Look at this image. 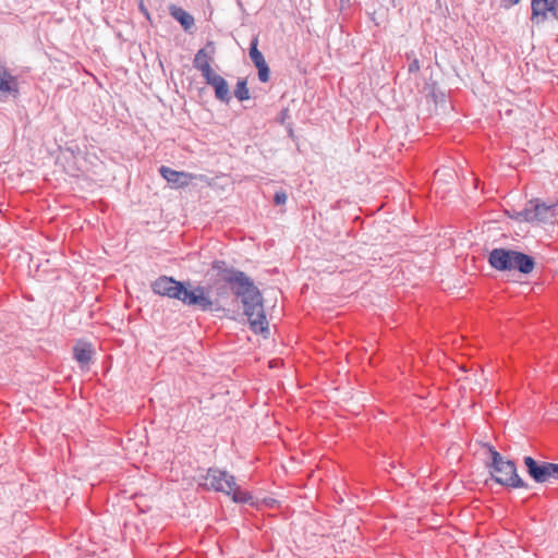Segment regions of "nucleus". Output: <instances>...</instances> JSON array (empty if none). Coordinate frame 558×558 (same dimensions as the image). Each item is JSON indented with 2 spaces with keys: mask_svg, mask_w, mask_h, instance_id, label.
I'll use <instances>...</instances> for the list:
<instances>
[{
  "mask_svg": "<svg viewBox=\"0 0 558 558\" xmlns=\"http://www.w3.org/2000/svg\"><path fill=\"white\" fill-rule=\"evenodd\" d=\"M555 215V205H547L538 199H531L522 210L514 213L513 218L525 222H547Z\"/></svg>",
  "mask_w": 558,
  "mask_h": 558,
  "instance_id": "nucleus-5",
  "label": "nucleus"
},
{
  "mask_svg": "<svg viewBox=\"0 0 558 558\" xmlns=\"http://www.w3.org/2000/svg\"><path fill=\"white\" fill-rule=\"evenodd\" d=\"M257 45L258 38L254 37L251 41L250 58L256 68L267 63L263 53L258 50Z\"/></svg>",
  "mask_w": 558,
  "mask_h": 558,
  "instance_id": "nucleus-15",
  "label": "nucleus"
},
{
  "mask_svg": "<svg viewBox=\"0 0 558 558\" xmlns=\"http://www.w3.org/2000/svg\"><path fill=\"white\" fill-rule=\"evenodd\" d=\"M171 16L177 20L185 32L191 33V29L195 25V20L192 14L180 7L172 5L170 8Z\"/></svg>",
  "mask_w": 558,
  "mask_h": 558,
  "instance_id": "nucleus-13",
  "label": "nucleus"
},
{
  "mask_svg": "<svg viewBox=\"0 0 558 558\" xmlns=\"http://www.w3.org/2000/svg\"><path fill=\"white\" fill-rule=\"evenodd\" d=\"M490 456L488 464L490 473L496 483L511 488H526L527 484L517 472L515 463L506 460L494 447L486 445Z\"/></svg>",
  "mask_w": 558,
  "mask_h": 558,
  "instance_id": "nucleus-4",
  "label": "nucleus"
},
{
  "mask_svg": "<svg viewBox=\"0 0 558 558\" xmlns=\"http://www.w3.org/2000/svg\"><path fill=\"white\" fill-rule=\"evenodd\" d=\"M151 290L155 294L179 300L184 305L202 312L220 310V306L209 298L207 289L203 286H196L189 290L184 282L177 281L172 277L160 276L151 282Z\"/></svg>",
  "mask_w": 558,
  "mask_h": 558,
  "instance_id": "nucleus-2",
  "label": "nucleus"
},
{
  "mask_svg": "<svg viewBox=\"0 0 558 558\" xmlns=\"http://www.w3.org/2000/svg\"><path fill=\"white\" fill-rule=\"evenodd\" d=\"M529 476L536 483H548L551 480L558 481V463L539 462L526 456L523 458Z\"/></svg>",
  "mask_w": 558,
  "mask_h": 558,
  "instance_id": "nucleus-6",
  "label": "nucleus"
},
{
  "mask_svg": "<svg viewBox=\"0 0 558 558\" xmlns=\"http://www.w3.org/2000/svg\"><path fill=\"white\" fill-rule=\"evenodd\" d=\"M420 61L417 59H414L410 64H409V72L410 73H415V72H418L420 71Z\"/></svg>",
  "mask_w": 558,
  "mask_h": 558,
  "instance_id": "nucleus-20",
  "label": "nucleus"
},
{
  "mask_svg": "<svg viewBox=\"0 0 558 558\" xmlns=\"http://www.w3.org/2000/svg\"><path fill=\"white\" fill-rule=\"evenodd\" d=\"M140 10L141 12H143L147 17L149 16V13L147 11V9L144 7L143 3H140Z\"/></svg>",
  "mask_w": 558,
  "mask_h": 558,
  "instance_id": "nucleus-22",
  "label": "nucleus"
},
{
  "mask_svg": "<svg viewBox=\"0 0 558 558\" xmlns=\"http://www.w3.org/2000/svg\"><path fill=\"white\" fill-rule=\"evenodd\" d=\"M531 10L532 23H544L548 13L553 16H557V0H532Z\"/></svg>",
  "mask_w": 558,
  "mask_h": 558,
  "instance_id": "nucleus-9",
  "label": "nucleus"
},
{
  "mask_svg": "<svg viewBox=\"0 0 558 558\" xmlns=\"http://www.w3.org/2000/svg\"><path fill=\"white\" fill-rule=\"evenodd\" d=\"M215 53V44L213 41H208L207 45L199 49L193 60V65L195 69L201 71L203 77H207L209 74L214 73L210 63L214 61Z\"/></svg>",
  "mask_w": 558,
  "mask_h": 558,
  "instance_id": "nucleus-8",
  "label": "nucleus"
},
{
  "mask_svg": "<svg viewBox=\"0 0 558 558\" xmlns=\"http://www.w3.org/2000/svg\"><path fill=\"white\" fill-rule=\"evenodd\" d=\"M501 5L506 9H509L515 4H518L521 0H500Z\"/></svg>",
  "mask_w": 558,
  "mask_h": 558,
  "instance_id": "nucleus-21",
  "label": "nucleus"
},
{
  "mask_svg": "<svg viewBox=\"0 0 558 558\" xmlns=\"http://www.w3.org/2000/svg\"><path fill=\"white\" fill-rule=\"evenodd\" d=\"M74 357L82 365H87L93 356L92 345L88 343H78L74 347Z\"/></svg>",
  "mask_w": 558,
  "mask_h": 558,
  "instance_id": "nucleus-14",
  "label": "nucleus"
},
{
  "mask_svg": "<svg viewBox=\"0 0 558 558\" xmlns=\"http://www.w3.org/2000/svg\"><path fill=\"white\" fill-rule=\"evenodd\" d=\"M19 94L17 78L0 62V96H12L16 98Z\"/></svg>",
  "mask_w": 558,
  "mask_h": 558,
  "instance_id": "nucleus-10",
  "label": "nucleus"
},
{
  "mask_svg": "<svg viewBox=\"0 0 558 558\" xmlns=\"http://www.w3.org/2000/svg\"><path fill=\"white\" fill-rule=\"evenodd\" d=\"M234 96L240 100L244 101L250 99V90L247 88L246 80H239L234 89Z\"/></svg>",
  "mask_w": 558,
  "mask_h": 558,
  "instance_id": "nucleus-17",
  "label": "nucleus"
},
{
  "mask_svg": "<svg viewBox=\"0 0 558 558\" xmlns=\"http://www.w3.org/2000/svg\"><path fill=\"white\" fill-rule=\"evenodd\" d=\"M258 70V78L260 82L266 83L269 81L270 70L267 63L257 66Z\"/></svg>",
  "mask_w": 558,
  "mask_h": 558,
  "instance_id": "nucleus-18",
  "label": "nucleus"
},
{
  "mask_svg": "<svg viewBox=\"0 0 558 558\" xmlns=\"http://www.w3.org/2000/svg\"><path fill=\"white\" fill-rule=\"evenodd\" d=\"M206 83L215 89V96L218 100L229 104L231 100V94L227 81L217 73H211L207 77H204Z\"/></svg>",
  "mask_w": 558,
  "mask_h": 558,
  "instance_id": "nucleus-11",
  "label": "nucleus"
},
{
  "mask_svg": "<svg viewBox=\"0 0 558 558\" xmlns=\"http://www.w3.org/2000/svg\"><path fill=\"white\" fill-rule=\"evenodd\" d=\"M159 172L168 183L177 187L186 186L193 179V174L191 173L177 171L166 166H161Z\"/></svg>",
  "mask_w": 558,
  "mask_h": 558,
  "instance_id": "nucleus-12",
  "label": "nucleus"
},
{
  "mask_svg": "<svg viewBox=\"0 0 558 558\" xmlns=\"http://www.w3.org/2000/svg\"><path fill=\"white\" fill-rule=\"evenodd\" d=\"M230 496L234 502L254 505L253 496L248 492L241 490L236 484Z\"/></svg>",
  "mask_w": 558,
  "mask_h": 558,
  "instance_id": "nucleus-16",
  "label": "nucleus"
},
{
  "mask_svg": "<svg viewBox=\"0 0 558 558\" xmlns=\"http://www.w3.org/2000/svg\"><path fill=\"white\" fill-rule=\"evenodd\" d=\"M558 20V2H557V16H555Z\"/></svg>",
  "mask_w": 558,
  "mask_h": 558,
  "instance_id": "nucleus-24",
  "label": "nucleus"
},
{
  "mask_svg": "<svg viewBox=\"0 0 558 558\" xmlns=\"http://www.w3.org/2000/svg\"><path fill=\"white\" fill-rule=\"evenodd\" d=\"M288 199V195L283 190L277 191L274 195L275 205H284Z\"/></svg>",
  "mask_w": 558,
  "mask_h": 558,
  "instance_id": "nucleus-19",
  "label": "nucleus"
},
{
  "mask_svg": "<svg viewBox=\"0 0 558 558\" xmlns=\"http://www.w3.org/2000/svg\"><path fill=\"white\" fill-rule=\"evenodd\" d=\"M211 268L225 282L231 286L232 292L241 299L251 329L255 333L268 331L263 296L253 280L245 272L229 267L225 260H214Z\"/></svg>",
  "mask_w": 558,
  "mask_h": 558,
  "instance_id": "nucleus-1",
  "label": "nucleus"
},
{
  "mask_svg": "<svg viewBox=\"0 0 558 558\" xmlns=\"http://www.w3.org/2000/svg\"><path fill=\"white\" fill-rule=\"evenodd\" d=\"M489 265L499 271L518 270L521 274H531L535 267V260L532 256L522 252L494 248L488 255Z\"/></svg>",
  "mask_w": 558,
  "mask_h": 558,
  "instance_id": "nucleus-3",
  "label": "nucleus"
},
{
  "mask_svg": "<svg viewBox=\"0 0 558 558\" xmlns=\"http://www.w3.org/2000/svg\"><path fill=\"white\" fill-rule=\"evenodd\" d=\"M350 0H340L341 4L349 2Z\"/></svg>",
  "mask_w": 558,
  "mask_h": 558,
  "instance_id": "nucleus-23",
  "label": "nucleus"
},
{
  "mask_svg": "<svg viewBox=\"0 0 558 558\" xmlns=\"http://www.w3.org/2000/svg\"><path fill=\"white\" fill-rule=\"evenodd\" d=\"M206 480L211 489L226 495H231L235 485V477L232 474L217 468L208 469Z\"/></svg>",
  "mask_w": 558,
  "mask_h": 558,
  "instance_id": "nucleus-7",
  "label": "nucleus"
}]
</instances>
